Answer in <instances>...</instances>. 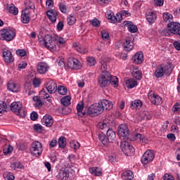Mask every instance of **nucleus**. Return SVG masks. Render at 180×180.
Listing matches in <instances>:
<instances>
[{
  "label": "nucleus",
  "instance_id": "obj_35",
  "mask_svg": "<svg viewBox=\"0 0 180 180\" xmlns=\"http://www.w3.org/2000/svg\"><path fill=\"white\" fill-rule=\"evenodd\" d=\"M134 139L140 141V143H146V141H147V139L141 134H136Z\"/></svg>",
  "mask_w": 180,
  "mask_h": 180
},
{
  "label": "nucleus",
  "instance_id": "obj_33",
  "mask_svg": "<svg viewBox=\"0 0 180 180\" xmlns=\"http://www.w3.org/2000/svg\"><path fill=\"white\" fill-rule=\"evenodd\" d=\"M58 143L60 148H65V146H67V141L65 139V137H60Z\"/></svg>",
  "mask_w": 180,
  "mask_h": 180
},
{
  "label": "nucleus",
  "instance_id": "obj_31",
  "mask_svg": "<svg viewBox=\"0 0 180 180\" xmlns=\"http://www.w3.org/2000/svg\"><path fill=\"white\" fill-rule=\"evenodd\" d=\"M98 139L104 146H108L110 143L109 139H108V136H106L103 133L98 135Z\"/></svg>",
  "mask_w": 180,
  "mask_h": 180
},
{
  "label": "nucleus",
  "instance_id": "obj_50",
  "mask_svg": "<svg viewBox=\"0 0 180 180\" xmlns=\"http://www.w3.org/2000/svg\"><path fill=\"white\" fill-rule=\"evenodd\" d=\"M75 49L77 51H78V53H80L81 54H85V53H88V50L82 46H77Z\"/></svg>",
  "mask_w": 180,
  "mask_h": 180
},
{
  "label": "nucleus",
  "instance_id": "obj_49",
  "mask_svg": "<svg viewBox=\"0 0 180 180\" xmlns=\"http://www.w3.org/2000/svg\"><path fill=\"white\" fill-rule=\"evenodd\" d=\"M12 151H13V147L11 146H8L7 148H4L3 150L4 155H8V154H11Z\"/></svg>",
  "mask_w": 180,
  "mask_h": 180
},
{
  "label": "nucleus",
  "instance_id": "obj_27",
  "mask_svg": "<svg viewBox=\"0 0 180 180\" xmlns=\"http://www.w3.org/2000/svg\"><path fill=\"white\" fill-rule=\"evenodd\" d=\"M157 19V15L153 12H148L146 13V20L149 23H154Z\"/></svg>",
  "mask_w": 180,
  "mask_h": 180
},
{
  "label": "nucleus",
  "instance_id": "obj_36",
  "mask_svg": "<svg viewBox=\"0 0 180 180\" xmlns=\"http://www.w3.org/2000/svg\"><path fill=\"white\" fill-rule=\"evenodd\" d=\"M25 8L24 11H30V9H34V3L32 2L31 1H26L25 3Z\"/></svg>",
  "mask_w": 180,
  "mask_h": 180
},
{
  "label": "nucleus",
  "instance_id": "obj_47",
  "mask_svg": "<svg viewBox=\"0 0 180 180\" xmlns=\"http://www.w3.org/2000/svg\"><path fill=\"white\" fill-rule=\"evenodd\" d=\"M87 64L89 65V67H94L95 64H96V60H95V58L94 57H88L86 58Z\"/></svg>",
  "mask_w": 180,
  "mask_h": 180
},
{
  "label": "nucleus",
  "instance_id": "obj_22",
  "mask_svg": "<svg viewBox=\"0 0 180 180\" xmlns=\"http://www.w3.org/2000/svg\"><path fill=\"white\" fill-rule=\"evenodd\" d=\"M7 88L11 92H19L20 86L18 84L11 82L7 84Z\"/></svg>",
  "mask_w": 180,
  "mask_h": 180
},
{
  "label": "nucleus",
  "instance_id": "obj_13",
  "mask_svg": "<svg viewBox=\"0 0 180 180\" xmlns=\"http://www.w3.org/2000/svg\"><path fill=\"white\" fill-rule=\"evenodd\" d=\"M167 72H168V66L164 68L162 65H159L157 67L154 75L156 78H161V77H164V74H167Z\"/></svg>",
  "mask_w": 180,
  "mask_h": 180
},
{
  "label": "nucleus",
  "instance_id": "obj_32",
  "mask_svg": "<svg viewBox=\"0 0 180 180\" xmlns=\"http://www.w3.org/2000/svg\"><path fill=\"white\" fill-rule=\"evenodd\" d=\"M60 102L64 106H69V105H71V96H65L63 97Z\"/></svg>",
  "mask_w": 180,
  "mask_h": 180
},
{
  "label": "nucleus",
  "instance_id": "obj_62",
  "mask_svg": "<svg viewBox=\"0 0 180 180\" xmlns=\"http://www.w3.org/2000/svg\"><path fill=\"white\" fill-rule=\"evenodd\" d=\"M38 117H39V115L36 112H32L30 115L31 120H33L34 122L35 120H37Z\"/></svg>",
  "mask_w": 180,
  "mask_h": 180
},
{
  "label": "nucleus",
  "instance_id": "obj_42",
  "mask_svg": "<svg viewBox=\"0 0 180 180\" xmlns=\"http://www.w3.org/2000/svg\"><path fill=\"white\" fill-rule=\"evenodd\" d=\"M67 22L70 26H72V25L77 22V18L72 15H70L67 19Z\"/></svg>",
  "mask_w": 180,
  "mask_h": 180
},
{
  "label": "nucleus",
  "instance_id": "obj_25",
  "mask_svg": "<svg viewBox=\"0 0 180 180\" xmlns=\"http://www.w3.org/2000/svg\"><path fill=\"white\" fill-rule=\"evenodd\" d=\"M7 9L8 12L11 13V15H14V16H16V15L19 13V10L13 4H10L7 6Z\"/></svg>",
  "mask_w": 180,
  "mask_h": 180
},
{
  "label": "nucleus",
  "instance_id": "obj_23",
  "mask_svg": "<svg viewBox=\"0 0 180 180\" xmlns=\"http://www.w3.org/2000/svg\"><path fill=\"white\" fill-rule=\"evenodd\" d=\"M106 134L109 143H112V141L116 139V133L110 128L108 129Z\"/></svg>",
  "mask_w": 180,
  "mask_h": 180
},
{
  "label": "nucleus",
  "instance_id": "obj_43",
  "mask_svg": "<svg viewBox=\"0 0 180 180\" xmlns=\"http://www.w3.org/2000/svg\"><path fill=\"white\" fill-rule=\"evenodd\" d=\"M172 110V112H174V113H178L179 115H180V103L177 102L174 103Z\"/></svg>",
  "mask_w": 180,
  "mask_h": 180
},
{
  "label": "nucleus",
  "instance_id": "obj_34",
  "mask_svg": "<svg viewBox=\"0 0 180 180\" xmlns=\"http://www.w3.org/2000/svg\"><path fill=\"white\" fill-rule=\"evenodd\" d=\"M141 119L142 120H150L151 119V114L149 112L143 111L141 113Z\"/></svg>",
  "mask_w": 180,
  "mask_h": 180
},
{
  "label": "nucleus",
  "instance_id": "obj_1",
  "mask_svg": "<svg viewBox=\"0 0 180 180\" xmlns=\"http://www.w3.org/2000/svg\"><path fill=\"white\" fill-rule=\"evenodd\" d=\"M113 103L108 100H101L100 102L91 105L87 110L86 115L94 117L103 113L104 110L112 109Z\"/></svg>",
  "mask_w": 180,
  "mask_h": 180
},
{
  "label": "nucleus",
  "instance_id": "obj_58",
  "mask_svg": "<svg viewBox=\"0 0 180 180\" xmlns=\"http://www.w3.org/2000/svg\"><path fill=\"white\" fill-rule=\"evenodd\" d=\"M91 25L94 27H99V26H101V21H99V20H98L97 18H94L91 21Z\"/></svg>",
  "mask_w": 180,
  "mask_h": 180
},
{
  "label": "nucleus",
  "instance_id": "obj_29",
  "mask_svg": "<svg viewBox=\"0 0 180 180\" xmlns=\"http://www.w3.org/2000/svg\"><path fill=\"white\" fill-rule=\"evenodd\" d=\"M126 85L129 89H133V88L137 86V82L133 79H129L126 81Z\"/></svg>",
  "mask_w": 180,
  "mask_h": 180
},
{
  "label": "nucleus",
  "instance_id": "obj_55",
  "mask_svg": "<svg viewBox=\"0 0 180 180\" xmlns=\"http://www.w3.org/2000/svg\"><path fill=\"white\" fill-rule=\"evenodd\" d=\"M56 64H58V65H59V67H60L61 68L65 67V63L64 62V59L61 58H58L56 60Z\"/></svg>",
  "mask_w": 180,
  "mask_h": 180
},
{
  "label": "nucleus",
  "instance_id": "obj_10",
  "mask_svg": "<svg viewBox=\"0 0 180 180\" xmlns=\"http://www.w3.org/2000/svg\"><path fill=\"white\" fill-rule=\"evenodd\" d=\"M148 98L153 105H161L162 103V98L153 90L149 91Z\"/></svg>",
  "mask_w": 180,
  "mask_h": 180
},
{
  "label": "nucleus",
  "instance_id": "obj_64",
  "mask_svg": "<svg viewBox=\"0 0 180 180\" xmlns=\"http://www.w3.org/2000/svg\"><path fill=\"white\" fill-rule=\"evenodd\" d=\"M115 23H116V22H122V19H123V16L122 15L121 13H117L116 16H115Z\"/></svg>",
  "mask_w": 180,
  "mask_h": 180
},
{
  "label": "nucleus",
  "instance_id": "obj_16",
  "mask_svg": "<svg viewBox=\"0 0 180 180\" xmlns=\"http://www.w3.org/2000/svg\"><path fill=\"white\" fill-rule=\"evenodd\" d=\"M3 57L4 58L5 63H13L14 58L13 56H12V52L9 50H6L3 52Z\"/></svg>",
  "mask_w": 180,
  "mask_h": 180
},
{
  "label": "nucleus",
  "instance_id": "obj_14",
  "mask_svg": "<svg viewBox=\"0 0 180 180\" xmlns=\"http://www.w3.org/2000/svg\"><path fill=\"white\" fill-rule=\"evenodd\" d=\"M46 89L49 94H56L57 92V83L50 80L46 84Z\"/></svg>",
  "mask_w": 180,
  "mask_h": 180
},
{
  "label": "nucleus",
  "instance_id": "obj_3",
  "mask_svg": "<svg viewBox=\"0 0 180 180\" xmlns=\"http://www.w3.org/2000/svg\"><path fill=\"white\" fill-rule=\"evenodd\" d=\"M39 43L41 44H44L46 47L49 49L51 50V51H56L57 50L56 46V40L53 39V37L50 34H46L45 37L42 39H39Z\"/></svg>",
  "mask_w": 180,
  "mask_h": 180
},
{
  "label": "nucleus",
  "instance_id": "obj_60",
  "mask_svg": "<svg viewBox=\"0 0 180 180\" xmlns=\"http://www.w3.org/2000/svg\"><path fill=\"white\" fill-rule=\"evenodd\" d=\"M17 56H20V57H25L26 56V51L23 49H18L16 51Z\"/></svg>",
  "mask_w": 180,
  "mask_h": 180
},
{
  "label": "nucleus",
  "instance_id": "obj_40",
  "mask_svg": "<svg viewBox=\"0 0 180 180\" xmlns=\"http://www.w3.org/2000/svg\"><path fill=\"white\" fill-rule=\"evenodd\" d=\"M11 168L13 169H22V168H23V165L20 162H15L11 165Z\"/></svg>",
  "mask_w": 180,
  "mask_h": 180
},
{
  "label": "nucleus",
  "instance_id": "obj_2",
  "mask_svg": "<svg viewBox=\"0 0 180 180\" xmlns=\"http://www.w3.org/2000/svg\"><path fill=\"white\" fill-rule=\"evenodd\" d=\"M175 34L176 36H180V23L176 22H170L167 24V29L163 30L161 32L162 36H169Z\"/></svg>",
  "mask_w": 180,
  "mask_h": 180
},
{
  "label": "nucleus",
  "instance_id": "obj_39",
  "mask_svg": "<svg viewBox=\"0 0 180 180\" xmlns=\"http://www.w3.org/2000/svg\"><path fill=\"white\" fill-rule=\"evenodd\" d=\"M105 16L107 19L111 20L112 23H115V20H116V18H115V14L110 11H107L105 13Z\"/></svg>",
  "mask_w": 180,
  "mask_h": 180
},
{
  "label": "nucleus",
  "instance_id": "obj_8",
  "mask_svg": "<svg viewBox=\"0 0 180 180\" xmlns=\"http://www.w3.org/2000/svg\"><path fill=\"white\" fill-rule=\"evenodd\" d=\"M120 148L122 149V151H123V153L125 154V155H134L135 149L133 147V146H131V144H130V143H129L126 141H123L120 143Z\"/></svg>",
  "mask_w": 180,
  "mask_h": 180
},
{
  "label": "nucleus",
  "instance_id": "obj_41",
  "mask_svg": "<svg viewBox=\"0 0 180 180\" xmlns=\"http://www.w3.org/2000/svg\"><path fill=\"white\" fill-rule=\"evenodd\" d=\"M174 19V16L172 15L169 13H163V20L165 22H171Z\"/></svg>",
  "mask_w": 180,
  "mask_h": 180
},
{
  "label": "nucleus",
  "instance_id": "obj_38",
  "mask_svg": "<svg viewBox=\"0 0 180 180\" xmlns=\"http://www.w3.org/2000/svg\"><path fill=\"white\" fill-rule=\"evenodd\" d=\"M58 92L60 95H67V92H68V89L67 87L64 86H58Z\"/></svg>",
  "mask_w": 180,
  "mask_h": 180
},
{
  "label": "nucleus",
  "instance_id": "obj_45",
  "mask_svg": "<svg viewBox=\"0 0 180 180\" xmlns=\"http://www.w3.org/2000/svg\"><path fill=\"white\" fill-rule=\"evenodd\" d=\"M6 103L1 102L0 103V116H2L4 115V112H6Z\"/></svg>",
  "mask_w": 180,
  "mask_h": 180
},
{
  "label": "nucleus",
  "instance_id": "obj_15",
  "mask_svg": "<svg viewBox=\"0 0 180 180\" xmlns=\"http://www.w3.org/2000/svg\"><path fill=\"white\" fill-rule=\"evenodd\" d=\"M46 15L52 23H56L57 16H58V12L55 10H50L46 12Z\"/></svg>",
  "mask_w": 180,
  "mask_h": 180
},
{
  "label": "nucleus",
  "instance_id": "obj_26",
  "mask_svg": "<svg viewBox=\"0 0 180 180\" xmlns=\"http://www.w3.org/2000/svg\"><path fill=\"white\" fill-rule=\"evenodd\" d=\"M89 171L95 176H101L102 175V169L99 167H91L89 169Z\"/></svg>",
  "mask_w": 180,
  "mask_h": 180
},
{
  "label": "nucleus",
  "instance_id": "obj_4",
  "mask_svg": "<svg viewBox=\"0 0 180 180\" xmlns=\"http://www.w3.org/2000/svg\"><path fill=\"white\" fill-rule=\"evenodd\" d=\"M16 37V32L13 30L4 29L0 30V40H6V41H12Z\"/></svg>",
  "mask_w": 180,
  "mask_h": 180
},
{
  "label": "nucleus",
  "instance_id": "obj_24",
  "mask_svg": "<svg viewBox=\"0 0 180 180\" xmlns=\"http://www.w3.org/2000/svg\"><path fill=\"white\" fill-rule=\"evenodd\" d=\"M122 178L125 180H131L134 178V174L131 170H127L122 173Z\"/></svg>",
  "mask_w": 180,
  "mask_h": 180
},
{
  "label": "nucleus",
  "instance_id": "obj_28",
  "mask_svg": "<svg viewBox=\"0 0 180 180\" xmlns=\"http://www.w3.org/2000/svg\"><path fill=\"white\" fill-rule=\"evenodd\" d=\"M143 73H141V71L139 70V68H134L132 70V77L134 78H136L138 80H140L142 78Z\"/></svg>",
  "mask_w": 180,
  "mask_h": 180
},
{
  "label": "nucleus",
  "instance_id": "obj_11",
  "mask_svg": "<svg viewBox=\"0 0 180 180\" xmlns=\"http://www.w3.org/2000/svg\"><path fill=\"white\" fill-rule=\"evenodd\" d=\"M68 67L70 68V70H80L81 67H82V65L81 64V62L78 60V59L75 58H69L68 59Z\"/></svg>",
  "mask_w": 180,
  "mask_h": 180
},
{
  "label": "nucleus",
  "instance_id": "obj_46",
  "mask_svg": "<svg viewBox=\"0 0 180 180\" xmlns=\"http://www.w3.org/2000/svg\"><path fill=\"white\" fill-rule=\"evenodd\" d=\"M58 6H59V9L60 11V12H62V13H67V6L65 5V4L60 2L58 4Z\"/></svg>",
  "mask_w": 180,
  "mask_h": 180
},
{
  "label": "nucleus",
  "instance_id": "obj_30",
  "mask_svg": "<svg viewBox=\"0 0 180 180\" xmlns=\"http://www.w3.org/2000/svg\"><path fill=\"white\" fill-rule=\"evenodd\" d=\"M143 106V103L140 100H135L131 102L130 105L131 109H140Z\"/></svg>",
  "mask_w": 180,
  "mask_h": 180
},
{
  "label": "nucleus",
  "instance_id": "obj_37",
  "mask_svg": "<svg viewBox=\"0 0 180 180\" xmlns=\"http://www.w3.org/2000/svg\"><path fill=\"white\" fill-rule=\"evenodd\" d=\"M77 110L79 116H84V115H86V112H82L84 110V104H77Z\"/></svg>",
  "mask_w": 180,
  "mask_h": 180
},
{
  "label": "nucleus",
  "instance_id": "obj_54",
  "mask_svg": "<svg viewBox=\"0 0 180 180\" xmlns=\"http://www.w3.org/2000/svg\"><path fill=\"white\" fill-rule=\"evenodd\" d=\"M70 147L71 148H74L75 150H78L79 147H81V144L77 141H72L70 142Z\"/></svg>",
  "mask_w": 180,
  "mask_h": 180
},
{
  "label": "nucleus",
  "instance_id": "obj_17",
  "mask_svg": "<svg viewBox=\"0 0 180 180\" xmlns=\"http://www.w3.org/2000/svg\"><path fill=\"white\" fill-rule=\"evenodd\" d=\"M41 122L43 124L46 126V127H51L53 126V123L54 121L53 120V117L51 115H44V117L41 119Z\"/></svg>",
  "mask_w": 180,
  "mask_h": 180
},
{
  "label": "nucleus",
  "instance_id": "obj_61",
  "mask_svg": "<svg viewBox=\"0 0 180 180\" xmlns=\"http://www.w3.org/2000/svg\"><path fill=\"white\" fill-rule=\"evenodd\" d=\"M58 143L57 139H52L49 141V148H54V147L57 146Z\"/></svg>",
  "mask_w": 180,
  "mask_h": 180
},
{
  "label": "nucleus",
  "instance_id": "obj_51",
  "mask_svg": "<svg viewBox=\"0 0 180 180\" xmlns=\"http://www.w3.org/2000/svg\"><path fill=\"white\" fill-rule=\"evenodd\" d=\"M110 84H113L114 86H117V85H119V80L117 79V77L110 75Z\"/></svg>",
  "mask_w": 180,
  "mask_h": 180
},
{
  "label": "nucleus",
  "instance_id": "obj_21",
  "mask_svg": "<svg viewBox=\"0 0 180 180\" xmlns=\"http://www.w3.org/2000/svg\"><path fill=\"white\" fill-rule=\"evenodd\" d=\"M133 42H131V39L126 38L124 42V49L125 51H131L133 50Z\"/></svg>",
  "mask_w": 180,
  "mask_h": 180
},
{
  "label": "nucleus",
  "instance_id": "obj_6",
  "mask_svg": "<svg viewBox=\"0 0 180 180\" xmlns=\"http://www.w3.org/2000/svg\"><path fill=\"white\" fill-rule=\"evenodd\" d=\"M10 108L12 112L16 113L21 117H25L26 115V112L23 110V105H22V103L19 101L12 103Z\"/></svg>",
  "mask_w": 180,
  "mask_h": 180
},
{
  "label": "nucleus",
  "instance_id": "obj_53",
  "mask_svg": "<svg viewBox=\"0 0 180 180\" xmlns=\"http://www.w3.org/2000/svg\"><path fill=\"white\" fill-rule=\"evenodd\" d=\"M138 30L139 29L137 28V26L133 24H129V25L128 26V30L131 33H136V32H137Z\"/></svg>",
  "mask_w": 180,
  "mask_h": 180
},
{
  "label": "nucleus",
  "instance_id": "obj_9",
  "mask_svg": "<svg viewBox=\"0 0 180 180\" xmlns=\"http://www.w3.org/2000/svg\"><path fill=\"white\" fill-rule=\"evenodd\" d=\"M155 157V154L154 153V150H146L143 156L141 157V161L143 165H147L148 162H152Z\"/></svg>",
  "mask_w": 180,
  "mask_h": 180
},
{
  "label": "nucleus",
  "instance_id": "obj_44",
  "mask_svg": "<svg viewBox=\"0 0 180 180\" xmlns=\"http://www.w3.org/2000/svg\"><path fill=\"white\" fill-rule=\"evenodd\" d=\"M34 130L37 131V133H43L44 131V128L39 124H35L34 125Z\"/></svg>",
  "mask_w": 180,
  "mask_h": 180
},
{
  "label": "nucleus",
  "instance_id": "obj_19",
  "mask_svg": "<svg viewBox=\"0 0 180 180\" xmlns=\"http://www.w3.org/2000/svg\"><path fill=\"white\" fill-rule=\"evenodd\" d=\"M133 63L135 64H141L144 61V56L141 52H137L132 58Z\"/></svg>",
  "mask_w": 180,
  "mask_h": 180
},
{
  "label": "nucleus",
  "instance_id": "obj_52",
  "mask_svg": "<svg viewBox=\"0 0 180 180\" xmlns=\"http://www.w3.org/2000/svg\"><path fill=\"white\" fill-rule=\"evenodd\" d=\"M39 95L41 98H43V99H49V98H50V95L44 89L41 91Z\"/></svg>",
  "mask_w": 180,
  "mask_h": 180
},
{
  "label": "nucleus",
  "instance_id": "obj_56",
  "mask_svg": "<svg viewBox=\"0 0 180 180\" xmlns=\"http://www.w3.org/2000/svg\"><path fill=\"white\" fill-rule=\"evenodd\" d=\"M5 180H14L15 176L12 173H6L4 174Z\"/></svg>",
  "mask_w": 180,
  "mask_h": 180
},
{
  "label": "nucleus",
  "instance_id": "obj_7",
  "mask_svg": "<svg viewBox=\"0 0 180 180\" xmlns=\"http://www.w3.org/2000/svg\"><path fill=\"white\" fill-rule=\"evenodd\" d=\"M30 153L34 157H39L43 153V145L40 141H35L31 145Z\"/></svg>",
  "mask_w": 180,
  "mask_h": 180
},
{
  "label": "nucleus",
  "instance_id": "obj_59",
  "mask_svg": "<svg viewBox=\"0 0 180 180\" xmlns=\"http://www.w3.org/2000/svg\"><path fill=\"white\" fill-rule=\"evenodd\" d=\"M101 37L103 40H108L109 39V32H108V31L102 30Z\"/></svg>",
  "mask_w": 180,
  "mask_h": 180
},
{
  "label": "nucleus",
  "instance_id": "obj_5",
  "mask_svg": "<svg viewBox=\"0 0 180 180\" xmlns=\"http://www.w3.org/2000/svg\"><path fill=\"white\" fill-rule=\"evenodd\" d=\"M98 82L101 88H106L110 85V73L108 71L103 72L98 79Z\"/></svg>",
  "mask_w": 180,
  "mask_h": 180
},
{
  "label": "nucleus",
  "instance_id": "obj_18",
  "mask_svg": "<svg viewBox=\"0 0 180 180\" xmlns=\"http://www.w3.org/2000/svg\"><path fill=\"white\" fill-rule=\"evenodd\" d=\"M21 22L25 24H27L30 22V11L22 10L21 14Z\"/></svg>",
  "mask_w": 180,
  "mask_h": 180
},
{
  "label": "nucleus",
  "instance_id": "obj_20",
  "mask_svg": "<svg viewBox=\"0 0 180 180\" xmlns=\"http://www.w3.org/2000/svg\"><path fill=\"white\" fill-rule=\"evenodd\" d=\"M39 74H46L49 71V65L46 63H41L37 65Z\"/></svg>",
  "mask_w": 180,
  "mask_h": 180
},
{
  "label": "nucleus",
  "instance_id": "obj_63",
  "mask_svg": "<svg viewBox=\"0 0 180 180\" xmlns=\"http://www.w3.org/2000/svg\"><path fill=\"white\" fill-rule=\"evenodd\" d=\"M26 67H27V63H26L25 62H21L18 65V70L20 71L22 70H25V68H26Z\"/></svg>",
  "mask_w": 180,
  "mask_h": 180
},
{
  "label": "nucleus",
  "instance_id": "obj_12",
  "mask_svg": "<svg viewBox=\"0 0 180 180\" xmlns=\"http://www.w3.org/2000/svg\"><path fill=\"white\" fill-rule=\"evenodd\" d=\"M119 137L120 139H129V128L126 124H120L118 128Z\"/></svg>",
  "mask_w": 180,
  "mask_h": 180
},
{
  "label": "nucleus",
  "instance_id": "obj_48",
  "mask_svg": "<svg viewBox=\"0 0 180 180\" xmlns=\"http://www.w3.org/2000/svg\"><path fill=\"white\" fill-rule=\"evenodd\" d=\"M98 126V128L101 129V130H103L109 127V122H106V120H105V121H103V122H99Z\"/></svg>",
  "mask_w": 180,
  "mask_h": 180
},
{
  "label": "nucleus",
  "instance_id": "obj_57",
  "mask_svg": "<svg viewBox=\"0 0 180 180\" xmlns=\"http://www.w3.org/2000/svg\"><path fill=\"white\" fill-rule=\"evenodd\" d=\"M40 84H41V82H40V79L39 78L35 77L32 81V84L34 88H39V86H40Z\"/></svg>",
  "mask_w": 180,
  "mask_h": 180
}]
</instances>
